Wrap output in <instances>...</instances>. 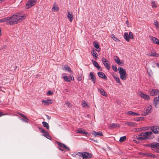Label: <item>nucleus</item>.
Masks as SVG:
<instances>
[{"mask_svg":"<svg viewBox=\"0 0 159 159\" xmlns=\"http://www.w3.org/2000/svg\"><path fill=\"white\" fill-rule=\"evenodd\" d=\"M25 18V15H21L19 13L14 14L10 17H7L0 19V23L7 22V24L12 25L20 22Z\"/></svg>","mask_w":159,"mask_h":159,"instance_id":"nucleus-1","label":"nucleus"},{"mask_svg":"<svg viewBox=\"0 0 159 159\" xmlns=\"http://www.w3.org/2000/svg\"><path fill=\"white\" fill-rule=\"evenodd\" d=\"M152 133L151 131H147L145 133H141L138 135H135L134 136L135 139L138 140H143L147 139H151L153 138L154 136L152 135Z\"/></svg>","mask_w":159,"mask_h":159,"instance_id":"nucleus-2","label":"nucleus"},{"mask_svg":"<svg viewBox=\"0 0 159 159\" xmlns=\"http://www.w3.org/2000/svg\"><path fill=\"white\" fill-rule=\"evenodd\" d=\"M147 146L150 147L155 152L159 153V143H153L147 144Z\"/></svg>","mask_w":159,"mask_h":159,"instance_id":"nucleus-3","label":"nucleus"},{"mask_svg":"<svg viewBox=\"0 0 159 159\" xmlns=\"http://www.w3.org/2000/svg\"><path fill=\"white\" fill-rule=\"evenodd\" d=\"M118 69L121 79L122 80H125L127 78V74L125 70L120 67H119Z\"/></svg>","mask_w":159,"mask_h":159,"instance_id":"nucleus-4","label":"nucleus"},{"mask_svg":"<svg viewBox=\"0 0 159 159\" xmlns=\"http://www.w3.org/2000/svg\"><path fill=\"white\" fill-rule=\"evenodd\" d=\"M124 38L127 42H129V39H133V34L131 32H129V34L128 32H125L124 33Z\"/></svg>","mask_w":159,"mask_h":159,"instance_id":"nucleus-5","label":"nucleus"},{"mask_svg":"<svg viewBox=\"0 0 159 159\" xmlns=\"http://www.w3.org/2000/svg\"><path fill=\"white\" fill-rule=\"evenodd\" d=\"M36 0H29L26 4L27 9H29L35 5L36 3Z\"/></svg>","mask_w":159,"mask_h":159,"instance_id":"nucleus-6","label":"nucleus"},{"mask_svg":"<svg viewBox=\"0 0 159 159\" xmlns=\"http://www.w3.org/2000/svg\"><path fill=\"white\" fill-rule=\"evenodd\" d=\"M102 60L105 67L107 70H109L110 69V65L109 61L104 57L102 58Z\"/></svg>","mask_w":159,"mask_h":159,"instance_id":"nucleus-7","label":"nucleus"},{"mask_svg":"<svg viewBox=\"0 0 159 159\" xmlns=\"http://www.w3.org/2000/svg\"><path fill=\"white\" fill-rule=\"evenodd\" d=\"M152 108V107L151 105H149L148 106L144 112L143 113H142V115L143 116H145L148 115L149 113H150L151 112Z\"/></svg>","mask_w":159,"mask_h":159,"instance_id":"nucleus-8","label":"nucleus"},{"mask_svg":"<svg viewBox=\"0 0 159 159\" xmlns=\"http://www.w3.org/2000/svg\"><path fill=\"white\" fill-rule=\"evenodd\" d=\"M150 129L155 134H159V126H152Z\"/></svg>","mask_w":159,"mask_h":159,"instance_id":"nucleus-9","label":"nucleus"},{"mask_svg":"<svg viewBox=\"0 0 159 159\" xmlns=\"http://www.w3.org/2000/svg\"><path fill=\"white\" fill-rule=\"evenodd\" d=\"M82 157L83 159H87V158H90L92 157V155L87 152H84L83 153Z\"/></svg>","mask_w":159,"mask_h":159,"instance_id":"nucleus-10","label":"nucleus"},{"mask_svg":"<svg viewBox=\"0 0 159 159\" xmlns=\"http://www.w3.org/2000/svg\"><path fill=\"white\" fill-rule=\"evenodd\" d=\"M75 132L78 133L85 134V135L87 137L89 136V134L88 133V132L85 131L84 129H83L82 128L76 130Z\"/></svg>","mask_w":159,"mask_h":159,"instance_id":"nucleus-11","label":"nucleus"},{"mask_svg":"<svg viewBox=\"0 0 159 159\" xmlns=\"http://www.w3.org/2000/svg\"><path fill=\"white\" fill-rule=\"evenodd\" d=\"M153 104L156 107H159V95L154 98Z\"/></svg>","mask_w":159,"mask_h":159,"instance_id":"nucleus-12","label":"nucleus"},{"mask_svg":"<svg viewBox=\"0 0 159 159\" xmlns=\"http://www.w3.org/2000/svg\"><path fill=\"white\" fill-rule=\"evenodd\" d=\"M67 16L69 21L72 22L74 19L72 13L70 12V11H68Z\"/></svg>","mask_w":159,"mask_h":159,"instance_id":"nucleus-13","label":"nucleus"},{"mask_svg":"<svg viewBox=\"0 0 159 159\" xmlns=\"http://www.w3.org/2000/svg\"><path fill=\"white\" fill-rule=\"evenodd\" d=\"M93 73V72H90L89 75L90 76V80H92L93 83L94 84L96 80V78L94 75Z\"/></svg>","mask_w":159,"mask_h":159,"instance_id":"nucleus-14","label":"nucleus"},{"mask_svg":"<svg viewBox=\"0 0 159 159\" xmlns=\"http://www.w3.org/2000/svg\"><path fill=\"white\" fill-rule=\"evenodd\" d=\"M57 143L60 147L62 148L65 149H66L67 151H69L70 150V148L67 147L65 144L61 143L59 142H57Z\"/></svg>","mask_w":159,"mask_h":159,"instance_id":"nucleus-15","label":"nucleus"},{"mask_svg":"<svg viewBox=\"0 0 159 159\" xmlns=\"http://www.w3.org/2000/svg\"><path fill=\"white\" fill-rule=\"evenodd\" d=\"M114 59L116 62L119 65L121 66L123 65V63L121 62L119 57L117 56H115L114 57Z\"/></svg>","mask_w":159,"mask_h":159,"instance_id":"nucleus-16","label":"nucleus"},{"mask_svg":"<svg viewBox=\"0 0 159 159\" xmlns=\"http://www.w3.org/2000/svg\"><path fill=\"white\" fill-rule=\"evenodd\" d=\"M18 114L23 117V119H21L22 120L24 121L26 123H28L29 119L25 115L20 112H18Z\"/></svg>","mask_w":159,"mask_h":159,"instance_id":"nucleus-17","label":"nucleus"},{"mask_svg":"<svg viewBox=\"0 0 159 159\" xmlns=\"http://www.w3.org/2000/svg\"><path fill=\"white\" fill-rule=\"evenodd\" d=\"M150 93L152 96L157 95L159 94V91L157 89H152L150 92Z\"/></svg>","mask_w":159,"mask_h":159,"instance_id":"nucleus-18","label":"nucleus"},{"mask_svg":"<svg viewBox=\"0 0 159 159\" xmlns=\"http://www.w3.org/2000/svg\"><path fill=\"white\" fill-rule=\"evenodd\" d=\"M92 134L95 137H97L98 136H103L102 132L100 131L98 132H96L95 131H93Z\"/></svg>","mask_w":159,"mask_h":159,"instance_id":"nucleus-19","label":"nucleus"},{"mask_svg":"<svg viewBox=\"0 0 159 159\" xmlns=\"http://www.w3.org/2000/svg\"><path fill=\"white\" fill-rule=\"evenodd\" d=\"M63 77L64 79V80L65 81L70 82V81L71 80H72V78L71 76L70 77H69L68 76L66 75L65 74H63ZM73 80H74V78L73 77Z\"/></svg>","mask_w":159,"mask_h":159,"instance_id":"nucleus-20","label":"nucleus"},{"mask_svg":"<svg viewBox=\"0 0 159 159\" xmlns=\"http://www.w3.org/2000/svg\"><path fill=\"white\" fill-rule=\"evenodd\" d=\"M139 96L144 99L147 100H149L150 99L149 95L144 94L141 92L139 94Z\"/></svg>","mask_w":159,"mask_h":159,"instance_id":"nucleus-21","label":"nucleus"},{"mask_svg":"<svg viewBox=\"0 0 159 159\" xmlns=\"http://www.w3.org/2000/svg\"><path fill=\"white\" fill-rule=\"evenodd\" d=\"M42 102L44 105H48L52 103V100L50 99L42 100Z\"/></svg>","mask_w":159,"mask_h":159,"instance_id":"nucleus-22","label":"nucleus"},{"mask_svg":"<svg viewBox=\"0 0 159 159\" xmlns=\"http://www.w3.org/2000/svg\"><path fill=\"white\" fill-rule=\"evenodd\" d=\"M97 74L99 77L102 78L104 80L107 79V76H106L104 73L103 72H98Z\"/></svg>","mask_w":159,"mask_h":159,"instance_id":"nucleus-23","label":"nucleus"},{"mask_svg":"<svg viewBox=\"0 0 159 159\" xmlns=\"http://www.w3.org/2000/svg\"><path fill=\"white\" fill-rule=\"evenodd\" d=\"M126 125H128L131 127H135L137 126V124L134 122H126L125 123Z\"/></svg>","mask_w":159,"mask_h":159,"instance_id":"nucleus-24","label":"nucleus"},{"mask_svg":"<svg viewBox=\"0 0 159 159\" xmlns=\"http://www.w3.org/2000/svg\"><path fill=\"white\" fill-rule=\"evenodd\" d=\"M120 127L119 125L117 124L112 123L110 124L109 127L110 129H113L116 128H119Z\"/></svg>","mask_w":159,"mask_h":159,"instance_id":"nucleus-25","label":"nucleus"},{"mask_svg":"<svg viewBox=\"0 0 159 159\" xmlns=\"http://www.w3.org/2000/svg\"><path fill=\"white\" fill-rule=\"evenodd\" d=\"M149 56L154 57H159V54L157 53L156 52L154 51H151L150 53L148 54Z\"/></svg>","mask_w":159,"mask_h":159,"instance_id":"nucleus-26","label":"nucleus"},{"mask_svg":"<svg viewBox=\"0 0 159 159\" xmlns=\"http://www.w3.org/2000/svg\"><path fill=\"white\" fill-rule=\"evenodd\" d=\"M93 44L94 47L96 49V50L98 52H99L100 50V48L97 42H94Z\"/></svg>","mask_w":159,"mask_h":159,"instance_id":"nucleus-27","label":"nucleus"},{"mask_svg":"<svg viewBox=\"0 0 159 159\" xmlns=\"http://www.w3.org/2000/svg\"><path fill=\"white\" fill-rule=\"evenodd\" d=\"M112 76L114 78L115 80L119 84H121V83L120 81V80L118 76H117V75L116 74H113L112 75Z\"/></svg>","mask_w":159,"mask_h":159,"instance_id":"nucleus-28","label":"nucleus"},{"mask_svg":"<svg viewBox=\"0 0 159 159\" xmlns=\"http://www.w3.org/2000/svg\"><path fill=\"white\" fill-rule=\"evenodd\" d=\"M126 114L131 116H139V113H135L131 111H127Z\"/></svg>","mask_w":159,"mask_h":159,"instance_id":"nucleus-29","label":"nucleus"},{"mask_svg":"<svg viewBox=\"0 0 159 159\" xmlns=\"http://www.w3.org/2000/svg\"><path fill=\"white\" fill-rule=\"evenodd\" d=\"M99 91L100 92V93L103 96L105 97L107 96V93L103 89H99Z\"/></svg>","mask_w":159,"mask_h":159,"instance_id":"nucleus-30","label":"nucleus"},{"mask_svg":"<svg viewBox=\"0 0 159 159\" xmlns=\"http://www.w3.org/2000/svg\"><path fill=\"white\" fill-rule=\"evenodd\" d=\"M91 53L94 57H95V59L96 60L98 56V54L97 52L94 50H93L91 51Z\"/></svg>","mask_w":159,"mask_h":159,"instance_id":"nucleus-31","label":"nucleus"},{"mask_svg":"<svg viewBox=\"0 0 159 159\" xmlns=\"http://www.w3.org/2000/svg\"><path fill=\"white\" fill-rule=\"evenodd\" d=\"M42 124L43 126L44 127H45L46 128V129H49V126L48 124L45 121H43L42 122Z\"/></svg>","mask_w":159,"mask_h":159,"instance_id":"nucleus-32","label":"nucleus"},{"mask_svg":"<svg viewBox=\"0 0 159 159\" xmlns=\"http://www.w3.org/2000/svg\"><path fill=\"white\" fill-rule=\"evenodd\" d=\"M64 69L67 70L69 72H71V69L68 65H65L64 67Z\"/></svg>","mask_w":159,"mask_h":159,"instance_id":"nucleus-33","label":"nucleus"},{"mask_svg":"<svg viewBox=\"0 0 159 159\" xmlns=\"http://www.w3.org/2000/svg\"><path fill=\"white\" fill-rule=\"evenodd\" d=\"M126 137L125 136L121 137L119 141L121 142H123L126 140Z\"/></svg>","mask_w":159,"mask_h":159,"instance_id":"nucleus-34","label":"nucleus"},{"mask_svg":"<svg viewBox=\"0 0 159 159\" xmlns=\"http://www.w3.org/2000/svg\"><path fill=\"white\" fill-rule=\"evenodd\" d=\"M39 130L40 132L42 133H48L47 131L41 128H39Z\"/></svg>","mask_w":159,"mask_h":159,"instance_id":"nucleus-35","label":"nucleus"},{"mask_svg":"<svg viewBox=\"0 0 159 159\" xmlns=\"http://www.w3.org/2000/svg\"><path fill=\"white\" fill-rule=\"evenodd\" d=\"M43 135L45 136V137H46L48 139H51V137L48 135V134L47 133H44V134L42 135Z\"/></svg>","mask_w":159,"mask_h":159,"instance_id":"nucleus-36","label":"nucleus"},{"mask_svg":"<svg viewBox=\"0 0 159 159\" xmlns=\"http://www.w3.org/2000/svg\"><path fill=\"white\" fill-rule=\"evenodd\" d=\"M59 10V8L58 7H56L55 5H54L52 8V10L54 11H58Z\"/></svg>","mask_w":159,"mask_h":159,"instance_id":"nucleus-37","label":"nucleus"},{"mask_svg":"<svg viewBox=\"0 0 159 159\" xmlns=\"http://www.w3.org/2000/svg\"><path fill=\"white\" fill-rule=\"evenodd\" d=\"M92 61L94 66L96 67L99 65L95 61L92 60Z\"/></svg>","mask_w":159,"mask_h":159,"instance_id":"nucleus-38","label":"nucleus"},{"mask_svg":"<svg viewBox=\"0 0 159 159\" xmlns=\"http://www.w3.org/2000/svg\"><path fill=\"white\" fill-rule=\"evenodd\" d=\"M152 7V8L157 7V5H156L155 1H152L151 2Z\"/></svg>","mask_w":159,"mask_h":159,"instance_id":"nucleus-39","label":"nucleus"},{"mask_svg":"<svg viewBox=\"0 0 159 159\" xmlns=\"http://www.w3.org/2000/svg\"><path fill=\"white\" fill-rule=\"evenodd\" d=\"M65 104L68 107H72V105L68 101H66L65 102Z\"/></svg>","mask_w":159,"mask_h":159,"instance_id":"nucleus-40","label":"nucleus"},{"mask_svg":"<svg viewBox=\"0 0 159 159\" xmlns=\"http://www.w3.org/2000/svg\"><path fill=\"white\" fill-rule=\"evenodd\" d=\"M81 79L82 75H80L79 74V75H78L77 77V80L78 81H80L81 80Z\"/></svg>","mask_w":159,"mask_h":159,"instance_id":"nucleus-41","label":"nucleus"},{"mask_svg":"<svg viewBox=\"0 0 159 159\" xmlns=\"http://www.w3.org/2000/svg\"><path fill=\"white\" fill-rule=\"evenodd\" d=\"M112 68L115 72H117L118 70L116 66H112Z\"/></svg>","mask_w":159,"mask_h":159,"instance_id":"nucleus-42","label":"nucleus"},{"mask_svg":"<svg viewBox=\"0 0 159 159\" xmlns=\"http://www.w3.org/2000/svg\"><path fill=\"white\" fill-rule=\"evenodd\" d=\"M82 106L83 107H85L87 106V103L84 100L83 101Z\"/></svg>","mask_w":159,"mask_h":159,"instance_id":"nucleus-43","label":"nucleus"},{"mask_svg":"<svg viewBox=\"0 0 159 159\" xmlns=\"http://www.w3.org/2000/svg\"><path fill=\"white\" fill-rule=\"evenodd\" d=\"M155 42H154V43L159 45V40L157 38H156L155 39Z\"/></svg>","mask_w":159,"mask_h":159,"instance_id":"nucleus-44","label":"nucleus"},{"mask_svg":"<svg viewBox=\"0 0 159 159\" xmlns=\"http://www.w3.org/2000/svg\"><path fill=\"white\" fill-rule=\"evenodd\" d=\"M111 36V38L113 39L114 40L116 41L117 40H118V39L117 38L115 37L114 34H112Z\"/></svg>","mask_w":159,"mask_h":159,"instance_id":"nucleus-45","label":"nucleus"},{"mask_svg":"<svg viewBox=\"0 0 159 159\" xmlns=\"http://www.w3.org/2000/svg\"><path fill=\"white\" fill-rule=\"evenodd\" d=\"M147 72L150 76H152V71L151 70H150V71H149L148 70Z\"/></svg>","mask_w":159,"mask_h":159,"instance_id":"nucleus-46","label":"nucleus"},{"mask_svg":"<svg viewBox=\"0 0 159 159\" xmlns=\"http://www.w3.org/2000/svg\"><path fill=\"white\" fill-rule=\"evenodd\" d=\"M53 93V92L51 91H48L47 93V94L48 95H52Z\"/></svg>","mask_w":159,"mask_h":159,"instance_id":"nucleus-47","label":"nucleus"},{"mask_svg":"<svg viewBox=\"0 0 159 159\" xmlns=\"http://www.w3.org/2000/svg\"><path fill=\"white\" fill-rule=\"evenodd\" d=\"M151 39V40L152 42L154 43V42H155V39H154V38L155 39L156 38V37H153V36H150Z\"/></svg>","mask_w":159,"mask_h":159,"instance_id":"nucleus-48","label":"nucleus"},{"mask_svg":"<svg viewBox=\"0 0 159 159\" xmlns=\"http://www.w3.org/2000/svg\"><path fill=\"white\" fill-rule=\"evenodd\" d=\"M83 152H78V153H77L76 155H78L80 156H82V154H83Z\"/></svg>","mask_w":159,"mask_h":159,"instance_id":"nucleus-49","label":"nucleus"},{"mask_svg":"<svg viewBox=\"0 0 159 159\" xmlns=\"http://www.w3.org/2000/svg\"><path fill=\"white\" fill-rule=\"evenodd\" d=\"M97 68L98 69V70H100V71H102V68L101 67L99 66V65L98 66H97Z\"/></svg>","mask_w":159,"mask_h":159,"instance_id":"nucleus-50","label":"nucleus"},{"mask_svg":"<svg viewBox=\"0 0 159 159\" xmlns=\"http://www.w3.org/2000/svg\"><path fill=\"white\" fill-rule=\"evenodd\" d=\"M154 24L157 27H159V25H158V22L157 21H156V22H155Z\"/></svg>","mask_w":159,"mask_h":159,"instance_id":"nucleus-51","label":"nucleus"},{"mask_svg":"<svg viewBox=\"0 0 159 159\" xmlns=\"http://www.w3.org/2000/svg\"><path fill=\"white\" fill-rule=\"evenodd\" d=\"M5 115L6 114H3V112L0 111V117Z\"/></svg>","mask_w":159,"mask_h":159,"instance_id":"nucleus-52","label":"nucleus"},{"mask_svg":"<svg viewBox=\"0 0 159 159\" xmlns=\"http://www.w3.org/2000/svg\"><path fill=\"white\" fill-rule=\"evenodd\" d=\"M147 156H149L150 157H152L153 156V155L152 154L150 153L148 154Z\"/></svg>","mask_w":159,"mask_h":159,"instance_id":"nucleus-53","label":"nucleus"},{"mask_svg":"<svg viewBox=\"0 0 159 159\" xmlns=\"http://www.w3.org/2000/svg\"><path fill=\"white\" fill-rule=\"evenodd\" d=\"M46 116L47 117V118L49 120H50L51 119V117H49L48 115H46Z\"/></svg>","mask_w":159,"mask_h":159,"instance_id":"nucleus-54","label":"nucleus"},{"mask_svg":"<svg viewBox=\"0 0 159 159\" xmlns=\"http://www.w3.org/2000/svg\"><path fill=\"white\" fill-rule=\"evenodd\" d=\"M141 120V117H139L137 119H134L135 120L139 121Z\"/></svg>","mask_w":159,"mask_h":159,"instance_id":"nucleus-55","label":"nucleus"},{"mask_svg":"<svg viewBox=\"0 0 159 159\" xmlns=\"http://www.w3.org/2000/svg\"><path fill=\"white\" fill-rule=\"evenodd\" d=\"M90 139V140H93V141H94V142H95L98 143V141H97V140H93V139H91V138Z\"/></svg>","mask_w":159,"mask_h":159,"instance_id":"nucleus-56","label":"nucleus"},{"mask_svg":"<svg viewBox=\"0 0 159 159\" xmlns=\"http://www.w3.org/2000/svg\"><path fill=\"white\" fill-rule=\"evenodd\" d=\"M59 149L61 151H63V150L61 148H59Z\"/></svg>","mask_w":159,"mask_h":159,"instance_id":"nucleus-57","label":"nucleus"},{"mask_svg":"<svg viewBox=\"0 0 159 159\" xmlns=\"http://www.w3.org/2000/svg\"><path fill=\"white\" fill-rule=\"evenodd\" d=\"M86 107L87 108H89L90 107V106L89 105H88L87 104V106H86Z\"/></svg>","mask_w":159,"mask_h":159,"instance_id":"nucleus-58","label":"nucleus"},{"mask_svg":"<svg viewBox=\"0 0 159 159\" xmlns=\"http://www.w3.org/2000/svg\"><path fill=\"white\" fill-rule=\"evenodd\" d=\"M128 23H129V22H128V20H127V21H126V24H128Z\"/></svg>","mask_w":159,"mask_h":159,"instance_id":"nucleus-59","label":"nucleus"},{"mask_svg":"<svg viewBox=\"0 0 159 159\" xmlns=\"http://www.w3.org/2000/svg\"><path fill=\"white\" fill-rule=\"evenodd\" d=\"M5 0H0V2L1 3L2 2L4 1Z\"/></svg>","mask_w":159,"mask_h":159,"instance_id":"nucleus-60","label":"nucleus"},{"mask_svg":"<svg viewBox=\"0 0 159 159\" xmlns=\"http://www.w3.org/2000/svg\"><path fill=\"white\" fill-rule=\"evenodd\" d=\"M0 91H3L2 89V88H1V87L0 86Z\"/></svg>","mask_w":159,"mask_h":159,"instance_id":"nucleus-61","label":"nucleus"},{"mask_svg":"<svg viewBox=\"0 0 159 159\" xmlns=\"http://www.w3.org/2000/svg\"><path fill=\"white\" fill-rule=\"evenodd\" d=\"M142 129V128H140L139 129V131H141V130Z\"/></svg>","mask_w":159,"mask_h":159,"instance_id":"nucleus-62","label":"nucleus"},{"mask_svg":"<svg viewBox=\"0 0 159 159\" xmlns=\"http://www.w3.org/2000/svg\"><path fill=\"white\" fill-rule=\"evenodd\" d=\"M65 90H66V92H68V90L67 89H65Z\"/></svg>","mask_w":159,"mask_h":159,"instance_id":"nucleus-63","label":"nucleus"},{"mask_svg":"<svg viewBox=\"0 0 159 159\" xmlns=\"http://www.w3.org/2000/svg\"><path fill=\"white\" fill-rule=\"evenodd\" d=\"M158 140L159 142V135L158 138Z\"/></svg>","mask_w":159,"mask_h":159,"instance_id":"nucleus-64","label":"nucleus"}]
</instances>
